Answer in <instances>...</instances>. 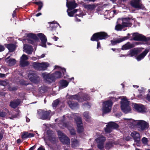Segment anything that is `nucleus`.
Wrapping results in <instances>:
<instances>
[{"label": "nucleus", "instance_id": "21", "mask_svg": "<svg viewBox=\"0 0 150 150\" xmlns=\"http://www.w3.org/2000/svg\"><path fill=\"white\" fill-rule=\"evenodd\" d=\"M67 103L69 107L71 109H74L77 107L78 104L77 102H75L72 100H69L67 101Z\"/></svg>", "mask_w": 150, "mask_h": 150}, {"label": "nucleus", "instance_id": "44", "mask_svg": "<svg viewBox=\"0 0 150 150\" xmlns=\"http://www.w3.org/2000/svg\"><path fill=\"white\" fill-rule=\"evenodd\" d=\"M83 115L84 117L86 119V120L87 121V120L89 119L91 117L89 115V112H84L83 114Z\"/></svg>", "mask_w": 150, "mask_h": 150}, {"label": "nucleus", "instance_id": "49", "mask_svg": "<svg viewBox=\"0 0 150 150\" xmlns=\"http://www.w3.org/2000/svg\"><path fill=\"white\" fill-rule=\"evenodd\" d=\"M130 35V34L129 33H128L127 34V36L124 37L122 38H120L121 42L126 40L129 39V36Z\"/></svg>", "mask_w": 150, "mask_h": 150}, {"label": "nucleus", "instance_id": "23", "mask_svg": "<svg viewBox=\"0 0 150 150\" xmlns=\"http://www.w3.org/2000/svg\"><path fill=\"white\" fill-rule=\"evenodd\" d=\"M134 47V45L133 44H130L129 42H128L123 45L121 49L122 50H126L131 49Z\"/></svg>", "mask_w": 150, "mask_h": 150}, {"label": "nucleus", "instance_id": "11", "mask_svg": "<svg viewBox=\"0 0 150 150\" xmlns=\"http://www.w3.org/2000/svg\"><path fill=\"white\" fill-rule=\"evenodd\" d=\"M43 79L50 83L55 81V79L53 74H47L46 72L42 73Z\"/></svg>", "mask_w": 150, "mask_h": 150}, {"label": "nucleus", "instance_id": "26", "mask_svg": "<svg viewBox=\"0 0 150 150\" xmlns=\"http://www.w3.org/2000/svg\"><path fill=\"white\" fill-rule=\"evenodd\" d=\"M80 99H81V101L80 102H83V101L89 100L90 99L89 96L86 93L82 94L81 97H80Z\"/></svg>", "mask_w": 150, "mask_h": 150}, {"label": "nucleus", "instance_id": "3", "mask_svg": "<svg viewBox=\"0 0 150 150\" xmlns=\"http://www.w3.org/2000/svg\"><path fill=\"white\" fill-rule=\"evenodd\" d=\"M120 103L121 109L126 114L130 111L131 109L129 106V101L127 100L126 97L122 99Z\"/></svg>", "mask_w": 150, "mask_h": 150}, {"label": "nucleus", "instance_id": "45", "mask_svg": "<svg viewBox=\"0 0 150 150\" xmlns=\"http://www.w3.org/2000/svg\"><path fill=\"white\" fill-rule=\"evenodd\" d=\"M123 28L122 24H118L116 25L115 27V29L117 31L121 30Z\"/></svg>", "mask_w": 150, "mask_h": 150}, {"label": "nucleus", "instance_id": "50", "mask_svg": "<svg viewBox=\"0 0 150 150\" xmlns=\"http://www.w3.org/2000/svg\"><path fill=\"white\" fill-rule=\"evenodd\" d=\"M20 84L22 86H27L29 84L28 83L26 82V81L24 80H22L19 81Z\"/></svg>", "mask_w": 150, "mask_h": 150}, {"label": "nucleus", "instance_id": "14", "mask_svg": "<svg viewBox=\"0 0 150 150\" xmlns=\"http://www.w3.org/2000/svg\"><path fill=\"white\" fill-rule=\"evenodd\" d=\"M27 36L28 37L30 38L27 39L28 42L29 43L33 45L34 44V41L31 39H33L37 41L39 40V39L36 34L31 33H29L28 34Z\"/></svg>", "mask_w": 150, "mask_h": 150}, {"label": "nucleus", "instance_id": "57", "mask_svg": "<svg viewBox=\"0 0 150 150\" xmlns=\"http://www.w3.org/2000/svg\"><path fill=\"white\" fill-rule=\"evenodd\" d=\"M131 20V19L130 18L128 17L127 18H124L122 19V22H130V21Z\"/></svg>", "mask_w": 150, "mask_h": 150}, {"label": "nucleus", "instance_id": "37", "mask_svg": "<svg viewBox=\"0 0 150 150\" xmlns=\"http://www.w3.org/2000/svg\"><path fill=\"white\" fill-rule=\"evenodd\" d=\"M48 139L49 141L53 144H55L57 143L56 139L54 135L48 138Z\"/></svg>", "mask_w": 150, "mask_h": 150}, {"label": "nucleus", "instance_id": "9", "mask_svg": "<svg viewBox=\"0 0 150 150\" xmlns=\"http://www.w3.org/2000/svg\"><path fill=\"white\" fill-rule=\"evenodd\" d=\"M30 81L35 83H37L40 80L39 77L36 74V72L34 71L30 72L28 75Z\"/></svg>", "mask_w": 150, "mask_h": 150}, {"label": "nucleus", "instance_id": "64", "mask_svg": "<svg viewBox=\"0 0 150 150\" xmlns=\"http://www.w3.org/2000/svg\"><path fill=\"white\" fill-rule=\"evenodd\" d=\"M37 150H45L44 147L42 146H40V147Z\"/></svg>", "mask_w": 150, "mask_h": 150}, {"label": "nucleus", "instance_id": "30", "mask_svg": "<svg viewBox=\"0 0 150 150\" xmlns=\"http://www.w3.org/2000/svg\"><path fill=\"white\" fill-rule=\"evenodd\" d=\"M37 36L40 39L41 42L47 40L46 36L43 34L39 33L38 34Z\"/></svg>", "mask_w": 150, "mask_h": 150}, {"label": "nucleus", "instance_id": "53", "mask_svg": "<svg viewBox=\"0 0 150 150\" xmlns=\"http://www.w3.org/2000/svg\"><path fill=\"white\" fill-rule=\"evenodd\" d=\"M8 89L10 91H13L17 90L18 88L16 87H11V86H9L8 88Z\"/></svg>", "mask_w": 150, "mask_h": 150}, {"label": "nucleus", "instance_id": "60", "mask_svg": "<svg viewBox=\"0 0 150 150\" xmlns=\"http://www.w3.org/2000/svg\"><path fill=\"white\" fill-rule=\"evenodd\" d=\"M47 41H42L41 42V46L42 47H46V43Z\"/></svg>", "mask_w": 150, "mask_h": 150}, {"label": "nucleus", "instance_id": "8", "mask_svg": "<svg viewBox=\"0 0 150 150\" xmlns=\"http://www.w3.org/2000/svg\"><path fill=\"white\" fill-rule=\"evenodd\" d=\"M132 35L134 37L133 40L134 41L147 42L150 40V37L146 38L145 36L142 35H138L137 33H133Z\"/></svg>", "mask_w": 150, "mask_h": 150}, {"label": "nucleus", "instance_id": "59", "mask_svg": "<svg viewBox=\"0 0 150 150\" xmlns=\"http://www.w3.org/2000/svg\"><path fill=\"white\" fill-rule=\"evenodd\" d=\"M5 49V48L4 45L0 44V52L4 51Z\"/></svg>", "mask_w": 150, "mask_h": 150}, {"label": "nucleus", "instance_id": "27", "mask_svg": "<svg viewBox=\"0 0 150 150\" xmlns=\"http://www.w3.org/2000/svg\"><path fill=\"white\" fill-rule=\"evenodd\" d=\"M71 146L73 148H75L79 145V141L76 139H71Z\"/></svg>", "mask_w": 150, "mask_h": 150}, {"label": "nucleus", "instance_id": "35", "mask_svg": "<svg viewBox=\"0 0 150 150\" xmlns=\"http://www.w3.org/2000/svg\"><path fill=\"white\" fill-rule=\"evenodd\" d=\"M68 82L65 80H63L60 81V84L62 87L64 88L66 87L68 85Z\"/></svg>", "mask_w": 150, "mask_h": 150}, {"label": "nucleus", "instance_id": "24", "mask_svg": "<svg viewBox=\"0 0 150 150\" xmlns=\"http://www.w3.org/2000/svg\"><path fill=\"white\" fill-rule=\"evenodd\" d=\"M67 97L68 99L69 100H77L78 102H80L81 101V99H80V96H79L78 94H75V95H68V94L67 93Z\"/></svg>", "mask_w": 150, "mask_h": 150}, {"label": "nucleus", "instance_id": "51", "mask_svg": "<svg viewBox=\"0 0 150 150\" xmlns=\"http://www.w3.org/2000/svg\"><path fill=\"white\" fill-rule=\"evenodd\" d=\"M98 143V147L100 150H102L104 148V144L102 143Z\"/></svg>", "mask_w": 150, "mask_h": 150}, {"label": "nucleus", "instance_id": "36", "mask_svg": "<svg viewBox=\"0 0 150 150\" xmlns=\"http://www.w3.org/2000/svg\"><path fill=\"white\" fill-rule=\"evenodd\" d=\"M29 64L28 61L24 60H21L20 61V65L22 67H24L28 65Z\"/></svg>", "mask_w": 150, "mask_h": 150}, {"label": "nucleus", "instance_id": "42", "mask_svg": "<svg viewBox=\"0 0 150 150\" xmlns=\"http://www.w3.org/2000/svg\"><path fill=\"white\" fill-rule=\"evenodd\" d=\"M60 102L59 100V99H57L54 101L52 103V107L53 108H56L59 105Z\"/></svg>", "mask_w": 150, "mask_h": 150}, {"label": "nucleus", "instance_id": "38", "mask_svg": "<svg viewBox=\"0 0 150 150\" xmlns=\"http://www.w3.org/2000/svg\"><path fill=\"white\" fill-rule=\"evenodd\" d=\"M111 44L112 45H116L117 44L121 42L120 38L116 40H112L110 41Z\"/></svg>", "mask_w": 150, "mask_h": 150}, {"label": "nucleus", "instance_id": "6", "mask_svg": "<svg viewBox=\"0 0 150 150\" xmlns=\"http://www.w3.org/2000/svg\"><path fill=\"white\" fill-rule=\"evenodd\" d=\"M74 120L77 126V132L79 133H82L83 131L84 128L81 118L80 117H77L74 118Z\"/></svg>", "mask_w": 150, "mask_h": 150}, {"label": "nucleus", "instance_id": "22", "mask_svg": "<svg viewBox=\"0 0 150 150\" xmlns=\"http://www.w3.org/2000/svg\"><path fill=\"white\" fill-rule=\"evenodd\" d=\"M5 45L8 49L9 52H12L15 50L16 46L15 45L13 44H6Z\"/></svg>", "mask_w": 150, "mask_h": 150}, {"label": "nucleus", "instance_id": "41", "mask_svg": "<svg viewBox=\"0 0 150 150\" xmlns=\"http://www.w3.org/2000/svg\"><path fill=\"white\" fill-rule=\"evenodd\" d=\"M55 69H60L62 71L64 75L66 73V69L64 68H62L56 65L55 66Z\"/></svg>", "mask_w": 150, "mask_h": 150}, {"label": "nucleus", "instance_id": "25", "mask_svg": "<svg viewBox=\"0 0 150 150\" xmlns=\"http://www.w3.org/2000/svg\"><path fill=\"white\" fill-rule=\"evenodd\" d=\"M84 7L88 10L92 11L96 7V6L94 4H86L83 5Z\"/></svg>", "mask_w": 150, "mask_h": 150}, {"label": "nucleus", "instance_id": "10", "mask_svg": "<svg viewBox=\"0 0 150 150\" xmlns=\"http://www.w3.org/2000/svg\"><path fill=\"white\" fill-rule=\"evenodd\" d=\"M131 136L133 138L137 146H139L141 140V137L139 133L137 132L134 131L131 133Z\"/></svg>", "mask_w": 150, "mask_h": 150}, {"label": "nucleus", "instance_id": "20", "mask_svg": "<svg viewBox=\"0 0 150 150\" xmlns=\"http://www.w3.org/2000/svg\"><path fill=\"white\" fill-rule=\"evenodd\" d=\"M141 51L139 49L134 48L130 50L128 56H130L131 57H132L135 55H137Z\"/></svg>", "mask_w": 150, "mask_h": 150}, {"label": "nucleus", "instance_id": "63", "mask_svg": "<svg viewBox=\"0 0 150 150\" xmlns=\"http://www.w3.org/2000/svg\"><path fill=\"white\" fill-rule=\"evenodd\" d=\"M146 99L149 101L150 102V95L149 94H147Z\"/></svg>", "mask_w": 150, "mask_h": 150}, {"label": "nucleus", "instance_id": "15", "mask_svg": "<svg viewBox=\"0 0 150 150\" xmlns=\"http://www.w3.org/2000/svg\"><path fill=\"white\" fill-rule=\"evenodd\" d=\"M134 108L136 111L139 112H143L145 111V107L143 105L141 104L134 103Z\"/></svg>", "mask_w": 150, "mask_h": 150}, {"label": "nucleus", "instance_id": "58", "mask_svg": "<svg viewBox=\"0 0 150 150\" xmlns=\"http://www.w3.org/2000/svg\"><path fill=\"white\" fill-rule=\"evenodd\" d=\"M62 126L64 127L68 128L69 126V122H62Z\"/></svg>", "mask_w": 150, "mask_h": 150}, {"label": "nucleus", "instance_id": "31", "mask_svg": "<svg viewBox=\"0 0 150 150\" xmlns=\"http://www.w3.org/2000/svg\"><path fill=\"white\" fill-rule=\"evenodd\" d=\"M52 74L54 77L55 80L57 79L61 78L62 76V74L60 71H56Z\"/></svg>", "mask_w": 150, "mask_h": 150}, {"label": "nucleus", "instance_id": "47", "mask_svg": "<svg viewBox=\"0 0 150 150\" xmlns=\"http://www.w3.org/2000/svg\"><path fill=\"white\" fill-rule=\"evenodd\" d=\"M122 24L123 28L127 27H130L132 25V24L130 22H122Z\"/></svg>", "mask_w": 150, "mask_h": 150}, {"label": "nucleus", "instance_id": "56", "mask_svg": "<svg viewBox=\"0 0 150 150\" xmlns=\"http://www.w3.org/2000/svg\"><path fill=\"white\" fill-rule=\"evenodd\" d=\"M7 115L6 113L5 112L1 111V110H0V117H4Z\"/></svg>", "mask_w": 150, "mask_h": 150}, {"label": "nucleus", "instance_id": "13", "mask_svg": "<svg viewBox=\"0 0 150 150\" xmlns=\"http://www.w3.org/2000/svg\"><path fill=\"white\" fill-rule=\"evenodd\" d=\"M51 112L50 110H42L40 113L41 119L44 120H50L51 117L50 114Z\"/></svg>", "mask_w": 150, "mask_h": 150}, {"label": "nucleus", "instance_id": "12", "mask_svg": "<svg viewBox=\"0 0 150 150\" xmlns=\"http://www.w3.org/2000/svg\"><path fill=\"white\" fill-rule=\"evenodd\" d=\"M140 0H133L131 1L130 4L131 6L137 9H143L144 7L140 3Z\"/></svg>", "mask_w": 150, "mask_h": 150}, {"label": "nucleus", "instance_id": "39", "mask_svg": "<svg viewBox=\"0 0 150 150\" xmlns=\"http://www.w3.org/2000/svg\"><path fill=\"white\" fill-rule=\"evenodd\" d=\"M46 133L48 138L54 135L53 131L50 129L47 130Z\"/></svg>", "mask_w": 150, "mask_h": 150}, {"label": "nucleus", "instance_id": "40", "mask_svg": "<svg viewBox=\"0 0 150 150\" xmlns=\"http://www.w3.org/2000/svg\"><path fill=\"white\" fill-rule=\"evenodd\" d=\"M111 128L109 124L106 125V127L104 128L105 132L108 133H110L111 132Z\"/></svg>", "mask_w": 150, "mask_h": 150}, {"label": "nucleus", "instance_id": "5", "mask_svg": "<svg viewBox=\"0 0 150 150\" xmlns=\"http://www.w3.org/2000/svg\"><path fill=\"white\" fill-rule=\"evenodd\" d=\"M112 105L113 103L110 100H108L104 102L103 103L102 109L103 115L110 112Z\"/></svg>", "mask_w": 150, "mask_h": 150}, {"label": "nucleus", "instance_id": "7", "mask_svg": "<svg viewBox=\"0 0 150 150\" xmlns=\"http://www.w3.org/2000/svg\"><path fill=\"white\" fill-rule=\"evenodd\" d=\"M57 133L59 138L62 143L67 144H70V139L62 132L59 130L58 131Z\"/></svg>", "mask_w": 150, "mask_h": 150}, {"label": "nucleus", "instance_id": "29", "mask_svg": "<svg viewBox=\"0 0 150 150\" xmlns=\"http://www.w3.org/2000/svg\"><path fill=\"white\" fill-rule=\"evenodd\" d=\"M114 144V143L112 142L108 141L106 143L105 148L106 149H109L113 146Z\"/></svg>", "mask_w": 150, "mask_h": 150}, {"label": "nucleus", "instance_id": "1", "mask_svg": "<svg viewBox=\"0 0 150 150\" xmlns=\"http://www.w3.org/2000/svg\"><path fill=\"white\" fill-rule=\"evenodd\" d=\"M109 37L108 34L104 32H100L93 34L91 38L93 41H98L99 40H105Z\"/></svg>", "mask_w": 150, "mask_h": 150}, {"label": "nucleus", "instance_id": "52", "mask_svg": "<svg viewBox=\"0 0 150 150\" xmlns=\"http://www.w3.org/2000/svg\"><path fill=\"white\" fill-rule=\"evenodd\" d=\"M119 98H116L113 97H110V100L111 102L112 101L113 102H115V101H117L118 100Z\"/></svg>", "mask_w": 150, "mask_h": 150}, {"label": "nucleus", "instance_id": "34", "mask_svg": "<svg viewBox=\"0 0 150 150\" xmlns=\"http://www.w3.org/2000/svg\"><path fill=\"white\" fill-rule=\"evenodd\" d=\"M111 129H117L119 127L118 125L114 122H110L109 123Z\"/></svg>", "mask_w": 150, "mask_h": 150}, {"label": "nucleus", "instance_id": "62", "mask_svg": "<svg viewBox=\"0 0 150 150\" xmlns=\"http://www.w3.org/2000/svg\"><path fill=\"white\" fill-rule=\"evenodd\" d=\"M68 15L70 17H73L74 14L72 11H71L70 12H68V10H67Z\"/></svg>", "mask_w": 150, "mask_h": 150}, {"label": "nucleus", "instance_id": "16", "mask_svg": "<svg viewBox=\"0 0 150 150\" xmlns=\"http://www.w3.org/2000/svg\"><path fill=\"white\" fill-rule=\"evenodd\" d=\"M67 2V6L69 9L71 10L76 8L78 6L77 4L76 3L75 1H68Z\"/></svg>", "mask_w": 150, "mask_h": 150}, {"label": "nucleus", "instance_id": "2", "mask_svg": "<svg viewBox=\"0 0 150 150\" xmlns=\"http://www.w3.org/2000/svg\"><path fill=\"white\" fill-rule=\"evenodd\" d=\"M125 120H131L132 121V124L134 125H137L139 128H140L142 131L146 130L149 127V123L145 121L140 120L138 122H136V121L132 119H125Z\"/></svg>", "mask_w": 150, "mask_h": 150}, {"label": "nucleus", "instance_id": "17", "mask_svg": "<svg viewBox=\"0 0 150 150\" xmlns=\"http://www.w3.org/2000/svg\"><path fill=\"white\" fill-rule=\"evenodd\" d=\"M150 49V47L149 48H146L145 50L143 51L142 53L140 54L136 57V59L137 61H139L141 59H143L144 57L146 56V54L149 52Z\"/></svg>", "mask_w": 150, "mask_h": 150}, {"label": "nucleus", "instance_id": "32", "mask_svg": "<svg viewBox=\"0 0 150 150\" xmlns=\"http://www.w3.org/2000/svg\"><path fill=\"white\" fill-rule=\"evenodd\" d=\"M105 140V137L103 136L100 137L96 139V141L97 143H104Z\"/></svg>", "mask_w": 150, "mask_h": 150}, {"label": "nucleus", "instance_id": "48", "mask_svg": "<svg viewBox=\"0 0 150 150\" xmlns=\"http://www.w3.org/2000/svg\"><path fill=\"white\" fill-rule=\"evenodd\" d=\"M25 50H29L33 51V49L32 46L30 45L26 44L25 46Z\"/></svg>", "mask_w": 150, "mask_h": 150}, {"label": "nucleus", "instance_id": "54", "mask_svg": "<svg viewBox=\"0 0 150 150\" xmlns=\"http://www.w3.org/2000/svg\"><path fill=\"white\" fill-rule=\"evenodd\" d=\"M69 132L70 134L72 135H75L76 134V131L74 128H72L69 130Z\"/></svg>", "mask_w": 150, "mask_h": 150}, {"label": "nucleus", "instance_id": "28", "mask_svg": "<svg viewBox=\"0 0 150 150\" xmlns=\"http://www.w3.org/2000/svg\"><path fill=\"white\" fill-rule=\"evenodd\" d=\"M6 63L10 66L14 65L16 64V60L15 59L10 58L8 60H7Z\"/></svg>", "mask_w": 150, "mask_h": 150}, {"label": "nucleus", "instance_id": "18", "mask_svg": "<svg viewBox=\"0 0 150 150\" xmlns=\"http://www.w3.org/2000/svg\"><path fill=\"white\" fill-rule=\"evenodd\" d=\"M34 134L33 133H29L28 132L25 131L21 133V138L25 140L27 139L34 137Z\"/></svg>", "mask_w": 150, "mask_h": 150}, {"label": "nucleus", "instance_id": "55", "mask_svg": "<svg viewBox=\"0 0 150 150\" xmlns=\"http://www.w3.org/2000/svg\"><path fill=\"white\" fill-rule=\"evenodd\" d=\"M28 58L27 56L23 54L21 57V60H24L25 61L28 59Z\"/></svg>", "mask_w": 150, "mask_h": 150}, {"label": "nucleus", "instance_id": "46", "mask_svg": "<svg viewBox=\"0 0 150 150\" xmlns=\"http://www.w3.org/2000/svg\"><path fill=\"white\" fill-rule=\"evenodd\" d=\"M40 91L42 93H45L47 91V87L46 86H43L40 88Z\"/></svg>", "mask_w": 150, "mask_h": 150}, {"label": "nucleus", "instance_id": "33", "mask_svg": "<svg viewBox=\"0 0 150 150\" xmlns=\"http://www.w3.org/2000/svg\"><path fill=\"white\" fill-rule=\"evenodd\" d=\"M33 3L38 5V11H40L43 6V4L41 1L38 2H33Z\"/></svg>", "mask_w": 150, "mask_h": 150}, {"label": "nucleus", "instance_id": "61", "mask_svg": "<svg viewBox=\"0 0 150 150\" xmlns=\"http://www.w3.org/2000/svg\"><path fill=\"white\" fill-rule=\"evenodd\" d=\"M96 41L97 42V48L98 49H101V47L100 42L99 41Z\"/></svg>", "mask_w": 150, "mask_h": 150}, {"label": "nucleus", "instance_id": "4", "mask_svg": "<svg viewBox=\"0 0 150 150\" xmlns=\"http://www.w3.org/2000/svg\"><path fill=\"white\" fill-rule=\"evenodd\" d=\"M33 66L34 69L37 70L44 71L47 69L49 66V64L47 62L41 63L35 62L33 63Z\"/></svg>", "mask_w": 150, "mask_h": 150}, {"label": "nucleus", "instance_id": "19", "mask_svg": "<svg viewBox=\"0 0 150 150\" xmlns=\"http://www.w3.org/2000/svg\"><path fill=\"white\" fill-rule=\"evenodd\" d=\"M20 100L17 99L13 101H11L10 103L9 106L11 108L15 109L20 104Z\"/></svg>", "mask_w": 150, "mask_h": 150}, {"label": "nucleus", "instance_id": "43", "mask_svg": "<svg viewBox=\"0 0 150 150\" xmlns=\"http://www.w3.org/2000/svg\"><path fill=\"white\" fill-rule=\"evenodd\" d=\"M142 144L144 145H146L148 144V140L147 138L145 137H143L141 140Z\"/></svg>", "mask_w": 150, "mask_h": 150}]
</instances>
